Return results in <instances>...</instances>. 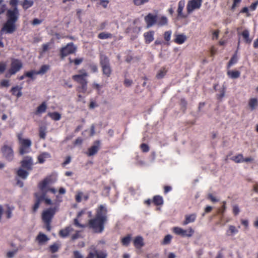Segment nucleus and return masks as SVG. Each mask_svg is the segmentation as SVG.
Masks as SVG:
<instances>
[{
  "instance_id": "1",
  "label": "nucleus",
  "mask_w": 258,
  "mask_h": 258,
  "mask_svg": "<svg viewBox=\"0 0 258 258\" xmlns=\"http://www.w3.org/2000/svg\"><path fill=\"white\" fill-rule=\"evenodd\" d=\"M86 213L85 210H82L77 214L74 220V224L77 227L91 229L94 233H101L105 228V225L108 221L107 209L102 205H100L96 210L95 217L88 220L86 224H81V217Z\"/></svg>"
},
{
  "instance_id": "2",
  "label": "nucleus",
  "mask_w": 258,
  "mask_h": 258,
  "mask_svg": "<svg viewBox=\"0 0 258 258\" xmlns=\"http://www.w3.org/2000/svg\"><path fill=\"white\" fill-rule=\"evenodd\" d=\"M10 5L13 9H9L6 14L7 21L2 28L1 31L6 34H12L17 29L16 25L19 17V12L17 8L18 0H10Z\"/></svg>"
},
{
  "instance_id": "3",
  "label": "nucleus",
  "mask_w": 258,
  "mask_h": 258,
  "mask_svg": "<svg viewBox=\"0 0 258 258\" xmlns=\"http://www.w3.org/2000/svg\"><path fill=\"white\" fill-rule=\"evenodd\" d=\"M38 187L39 191L34 194L36 201L33 208L34 212L37 211L40 204L44 203L46 205H48V198L46 196L48 191V177H46L39 182Z\"/></svg>"
},
{
  "instance_id": "4",
  "label": "nucleus",
  "mask_w": 258,
  "mask_h": 258,
  "mask_svg": "<svg viewBox=\"0 0 258 258\" xmlns=\"http://www.w3.org/2000/svg\"><path fill=\"white\" fill-rule=\"evenodd\" d=\"M78 72L80 74L73 75L72 79L80 84V86L76 88L77 92L78 93H85L87 90V77L88 76V74L84 69L80 70Z\"/></svg>"
},
{
  "instance_id": "5",
  "label": "nucleus",
  "mask_w": 258,
  "mask_h": 258,
  "mask_svg": "<svg viewBox=\"0 0 258 258\" xmlns=\"http://www.w3.org/2000/svg\"><path fill=\"white\" fill-rule=\"evenodd\" d=\"M66 189L63 187H60L58 190V194L56 195L55 202L53 203L49 199V223L53 215L58 209L59 203L61 202L62 197L59 195H63L66 193Z\"/></svg>"
},
{
  "instance_id": "6",
  "label": "nucleus",
  "mask_w": 258,
  "mask_h": 258,
  "mask_svg": "<svg viewBox=\"0 0 258 258\" xmlns=\"http://www.w3.org/2000/svg\"><path fill=\"white\" fill-rule=\"evenodd\" d=\"M23 134L19 133L17 134V138L19 142V152L21 155L29 153L31 151L32 142L29 139L22 138Z\"/></svg>"
},
{
  "instance_id": "7",
  "label": "nucleus",
  "mask_w": 258,
  "mask_h": 258,
  "mask_svg": "<svg viewBox=\"0 0 258 258\" xmlns=\"http://www.w3.org/2000/svg\"><path fill=\"white\" fill-rule=\"evenodd\" d=\"M23 67L21 61L18 59H14L11 63V68L6 73V78H10L12 75L16 74Z\"/></svg>"
},
{
  "instance_id": "8",
  "label": "nucleus",
  "mask_w": 258,
  "mask_h": 258,
  "mask_svg": "<svg viewBox=\"0 0 258 258\" xmlns=\"http://www.w3.org/2000/svg\"><path fill=\"white\" fill-rule=\"evenodd\" d=\"M100 63L102 68L103 74L107 77H110L112 70L108 57L104 55H101L100 57Z\"/></svg>"
},
{
  "instance_id": "9",
  "label": "nucleus",
  "mask_w": 258,
  "mask_h": 258,
  "mask_svg": "<svg viewBox=\"0 0 258 258\" xmlns=\"http://www.w3.org/2000/svg\"><path fill=\"white\" fill-rule=\"evenodd\" d=\"M3 156L8 161H11L14 158V151L11 146L4 144L1 148Z\"/></svg>"
},
{
  "instance_id": "10",
  "label": "nucleus",
  "mask_w": 258,
  "mask_h": 258,
  "mask_svg": "<svg viewBox=\"0 0 258 258\" xmlns=\"http://www.w3.org/2000/svg\"><path fill=\"white\" fill-rule=\"evenodd\" d=\"M76 49V47L73 43H69L66 46L61 48L60 50V56L63 58L69 54L75 53Z\"/></svg>"
},
{
  "instance_id": "11",
  "label": "nucleus",
  "mask_w": 258,
  "mask_h": 258,
  "mask_svg": "<svg viewBox=\"0 0 258 258\" xmlns=\"http://www.w3.org/2000/svg\"><path fill=\"white\" fill-rule=\"evenodd\" d=\"M202 2L195 0L189 1L186 6V11L188 14H191L195 10L199 9L202 6Z\"/></svg>"
},
{
  "instance_id": "12",
  "label": "nucleus",
  "mask_w": 258,
  "mask_h": 258,
  "mask_svg": "<svg viewBox=\"0 0 258 258\" xmlns=\"http://www.w3.org/2000/svg\"><path fill=\"white\" fill-rule=\"evenodd\" d=\"M90 249L93 252H89L86 258H94L95 256H96V258H107V254L106 252L102 251H98L94 246L91 247Z\"/></svg>"
},
{
  "instance_id": "13",
  "label": "nucleus",
  "mask_w": 258,
  "mask_h": 258,
  "mask_svg": "<svg viewBox=\"0 0 258 258\" xmlns=\"http://www.w3.org/2000/svg\"><path fill=\"white\" fill-rule=\"evenodd\" d=\"M157 20V15H153L152 13H149L145 17V21L147 24V27L150 28L156 24Z\"/></svg>"
},
{
  "instance_id": "14",
  "label": "nucleus",
  "mask_w": 258,
  "mask_h": 258,
  "mask_svg": "<svg viewBox=\"0 0 258 258\" xmlns=\"http://www.w3.org/2000/svg\"><path fill=\"white\" fill-rule=\"evenodd\" d=\"M100 147V142L99 141H95L94 145L88 148L86 154L88 156H92L95 155L99 150Z\"/></svg>"
},
{
  "instance_id": "15",
  "label": "nucleus",
  "mask_w": 258,
  "mask_h": 258,
  "mask_svg": "<svg viewBox=\"0 0 258 258\" xmlns=\"http://www.w3.org/2000/svg\"><path fill=\"white\" fill-rule=\"evenodd\" d=\"M185 0H180L178 3V8L177 10V18L184 19L187 17L186 15L183 13V10L185 7Z\"/></svg>"
},
{
  "instance_id": "16",
  "label": "nucleus",
  "mask_w": 258,
  "mask_h": 258,
  "mask_svg": "<svg viewBox=\"0 0 258 258\" xmlns=\"http://www.w3.org/2000/svg\"><path fill=\"white\" fill-rule=\"evenodd\" d=\"M33 165V159L32 157L30 156L25 157L21 161L22 167L28 170H31L32 169Z\"/></svg>"
},
{
  "instance_id": "17",
  "label": "nucleus",
  "mask_w": 258,
  "mask_h": 258,
  "mask_svg": "<svg viewBox=\"0 0 258 258\" xmlns=\"http://www.w3.org/2000/svg\"><path fill=\"white\" fill-rule=\"evenodd\" d=\"M73 231H74V228L71 225H70L61 229L59 232V235L61 237L65 238L69 236Z\"/></svg>"
},
{
  "instance_id": "18",
  "label": "nucleus",
  "mask_w": 258,
  "mask_h": 258,
  "mask_svg": "<svg viewBox=\"0 0 258 258\" xmlns=\"http://www.w3.org/2000/svg\"><path fill=\"white\" fill-rule=\"evenodd\" d=\"M134 246L137 249H141L144 245V239L141 236L136 237L133 241Z\"/></svg>"
},
{
  "instance_id": "19",
  "label": "nucleus",
  "mask_w": 258,
  "mask_h": 258,
  "mask_svg": "<svg viewBox=\"0 0 258 258\" xmlns=\"http://www.w3.org/2000/svg\"><path fill=\"white\" fill-rule=\"evenodd\" d=\"M22 87L16 86L11 88L10 92L13 95L16 96L18 98L22 95Z\"/></svg>"
},
{
  "instance_id": "20",
  "label": "nucleus",
  "mask_w": 258,
  "mask_h": 258,
  "mask_svg": "<svg viewBox=\"0 0 258 258\" xmlns=\"http://www.w3.org/2000/svg\"><path fill=\"white\" fill-rule=\"evenodd\" d=\"M154 31H149L144 34L145 42L146 44H149L154 40Z\"/></svg>"
},
{
  "instance_id": "21",
  "label": "nucleus",
  "mask_w": 258,
  "mask_h": 258,
  "mask_svg": "<svg viewBox=\"0 0 258 258\" xmlns=\"http://www.w3.org/2000/svg\"><path fill=\"white\" fill-rule=\"evenodd\" d=\"M196 218L197 214L195 213L186 215L185 216V220L183 221L182 225H186L190 223H192L195 221Z\"/></svg>"
},
{
  "instance_id": "22",
  "label": "nucleus",
  "mask_w": 258,
  "mask_h": 258,
  "mask_svg": "<svg viewBox=\"0 0 258 258\" xmlns=\"http://www.w3.org/2000/svg\"><path fill=\"white\" fill-rule=\"evenodd\" d=\"M47 106L45 102H43L41 105L37 107L36 110L34 112V114L36 115H40L42 113L45 112Z\"/></svg>"
},
{
  "instance_id": "23",
  "label": "nucleus",
  "mask_w": 258,
  "mask_h": 258,
  "mask_svg": "<svg viewBox=\"0 0 258 258\" xmlns=\"http://www.w3.org/2000/svg\"><path fill=\"white\" fill-rule=\"evenodd\" d=\"M48 240V238L47 236L45 234H44L41 232H40L36 238V241L40 245L43 244Z\"/></svg>"
},
{
  "instance_id": "24",
  "label": "nucleus",
  "mask_w": 258,
  "mask_h": 258,
  "mask_svg": "<svg viewBox=\"0 0 258 258\" xmlns=\"http://www.w3.org/2000/svg\"><path fill=\"white\" fill-rule=\"evenodd\" d=\"M168 23V20L167 18L165 16H162L160 17L157 16V20L156 25L158 26L161 27L167 25Z\"/></svg>"
},
{
  "instance_id": "25",
  "label": "nucleus",
  "mask_w": 258,
  "mask_h": 258,
  "mask_svg": "<svg viewBox=\"0 0 258 258\" xmlns=\"http://www.w3.org/2000/svg\"><path fill=\"white\" fill-rule=\"evenodd\" d=\"M42 219L44 223V227L48 230V209L44 211L42 215Z\"/></svg>"
},
{
  "instance_id": "26",
  "label": "nucleus",
  "mask_w": 258,
  "mask_h": 258,
  "mask_svg": "<svg viewBox=\"0 0 258 258\" xmlns=\"http://www.w3.org/2000/svg\"><path fill=\"white\" fill-rule=\"evenodd\" d=\"M152 203L156 206L162 205L164 203L163 197L159 195L154 196L153 198Z\"/></svg>"
},
{
  "instance_id": "27",
  "label": "nucleus",
  "mask_w": 258,
  "mask_h": 258,
  "mask_svg": "<svg viewBox=\"0 0 258 258\" xmlns=\"http://www.w3.org/2000/svg\"><path fill=\"white\" fill-rule=\"evenodd\" d=\"M186 40V37L185 35L177 34L175 35V38L174 39V42L178 44H183Z\"/></svg>"
},
{
  "instance_id": "28",
  "label": "nucleus",
  "mask_w": 258,
  "mask_h": 258,
  "mask_svg": "<svg viewBox=\"0 0 258 258\" xmlns=\"http://www.w3.org/2000/svg\"><path fill=\"white\" fill-rule=\"evenodd\" d=\"M227 76L231 79H237L240 76V72L239 71H230L229 70L227 72Z\"/></svg>"
},
{
  "instance_id": "29",
  "label": "nucleus",
  "mask_w": 258,
  "mask_h": 258,
  "mask_svg": "<svg viewBox=\"0 0 258 258\" xmlns=\"http://www.w3.org/2000/svg\"><path fill=\"white\" fill-rule=\"evenodd\" d=\"M17 175L23 179H25L28 176L29 172L23 169L20 168L17 171Z\"/></svg>"
},
{
  "instance_id": "30",
  "label": "nucleus",
  "mask_w": 258,
  "mask_h": 258,
  "mask_svg": "<svg viewBox=\"0 0 258 258\" xmlns=\"http://www.w3.org/2000/svg\"><path fill=\"white\" fill-rule=\"evenodd\" d=\"M34 4V2L32 0H24L21 3V5L24 10H26L31 8Z\"/></svg>"
},
{
  "instance_id": "31",
  "label": "nucleus",
  "mask_w": 258,
  "mask_h": 258,
  "mask_svg": "<svg viewBox=\"0 0 258 258\" xmlns=\"http://www.w3.org/2000/svg\"><path fill=\"white\" fill-rule=\"evenodd\" d=\"M241 35L243 37L244 42L246 43L250 44L251 42V39L249 38V33L248 30H244L241 33Z\"/></svg>"
},
{
  "instance_id": "32",
  "label": "nucleus",
  "mask_w": 258,
  "mask_h": 258,
  "mask_svg": "<svg viewBox=\"0 0 258 258\" xmlns=\"http://www.w3.org/2000/svg\"><path fill=\"white\" fill-rule=\"evenodd\" d=\"M132 239L131 234H128L126 236L122 238L121 242L122 245L127 246L129 245Z\"/></svg>"
},
{
  "instance_id": "33",
  "label": "nucleus",
  "mask_w": 258,
  "mask_h": 258,
  "mask_svg": "<svg viewBox=\"0 0 258 258\" xmlns=\"http://www.w3.org/2000/svg\"><path fill=\"white\" fill-rule=\"evenodd\" d=\"M248 105L251 110H254L258 106V101L256 98H251L248 102Z\"/></svg>"
},
{
  "instance_id": "34",
  "label": "nucleus",
  "mask_w": 258,
  "mask_h": 258,
  "mask_svg": "<svg viewBox=\"0 0 258 258\" xmlns=\"http://www.w3.org/2000/svg\"><path fill=\"white\" fill-rule=\"evenodd\" d=\"M194 233V230L190 227L187 230L182 229L180 236L182 237H191Z\"/></svg>"
},
{
  "instance_id": "35",
  "label": "nucleus",
  "mask_w": 258,
  "mask_h": 258,
  "mask_svg": "<svg viewBox=\"0 0 258 258\" xmlns=\"http://www.w3.org/2000/svg\"><path fill=\"white\" fill-rule=\"evenodd\" d=\"M237 62V52H236L233 55L232 57L230 58L229 61L227 64V68L229 69L231 67H232L233 64H235Z\"/></svg>"
},
{
  "instance_id": "36",
  "label": "nucleus",
  "mask_w": 258,
  "mask_h": 258,
  "mask_svg": "<svg viewBox=\"0 0 258 258\" xmlns=\"http://www.w3.org/2000/svg\"><path fill=\"white\" fill-rule=\"evenodd\" d=\"M7 210L5 211V214L7 219H10L12 217V212L14 210L13 206H10L9 205H6Z\"/></svg>"
},
{
  "instance_id": "37",
  "label": "nucleus",
  "mask_w": 258,
  "mask_h": 258,
  "mask_svg": "<svg viewBox=\"0 0 258 258\" xmlns=\"http://www.w3.org/2000/svg\"><path fill=\"white\" fill-rule=\"evenodd\" d=\"M238 232V230L236 228L235 226L233 225H230L229 229L227 231L226 234L228 236L236 234Z\"/></svg>"
},
{
  "instance_id": "38",
  "label": "nucleus",
  "mask_w": 258,
  "mask_h": 258,
  "mask_svg": "<svg viewBox=\"0 0 258 258\" xmlns=\"http://www.w3.org/2000/svg\"><path fill=\"white\" fill-rule=\"evenodd\" d=\"M112 37V35L110 33L101 32L98 35V38L100 39H106L111 38Z\"/></svg>"
},
{
  "instance_id": "39",
  "label": "nucleus",
  "mask_w": 258,
  "mask_h": 258,
  "mask_svg": "<svg viewBox=\"0 0 258 258\" xmlns=\"http://www.w3.org/2000/svg\"><path fill=\"white\" fill-rule=\"evenodd\" d=\"M167 70L165 68H161L156 75V78L158 79L163 78L166 75Z\"/></svg>"
},
{
  "instance_id": "40",
  "label": "nucleus",
  "mask_w": 258,
  "mask_h": 258,
  "mask_svg": "<svg viewBox=\"0 0 258 258\" xmlns=\"http://www.w3.org/2000/svg\"><path fill=\"white\" fill-rule=\"evenodd\" d=\"M243 157L241 154H239L236 156H234L231 158L232 160L237 163L243 162Z\"/></svg>"
},
{
  "instance_id": "41",
  "label": "nucleus",
  "mask_w": 258,
  "mask_h": 258,
  "mask_svg": "<svg viewBox=\"0 0 258 258\" xmlns=\"http://www.w3.org/2000/svg\"><path fill=\"white\" fill-rule=\"evenodd\" d=\"M49 117L54 120H59L61 118V114L57 112L49 113Z\"/></svg>"
},
{
  "instance_id": "42",
  "label": "nucleus",
  "mask_w": 258,
  "mask_h": 258,
  "mask_svg": "<svg viewBox=\"0 0 258 258\" xmlns=\"http://www.w3.org/2000/svg\"><path fill=\"white\" fill-rule=\"evenodd\" d=\"M60 245L58 243H55L49 246V251L52 253L56 252L59 248Z\"/></svg>"
},
{
  "instance_id": "43",
  "label": "nucleus",
  "mask_w": 258,
  "mask_h": 258,
  "mask_svg": "<svg viewBox=\"0 0 258 258\" xmlns=\"http://www.w3.org/2000/svg\"><path fill=\"white\" fill-rule=\"evenodd\" d=\"M34 75H37V74H36V71H34V70H31L30 71L25 72V76L27 77H29V78H31L33 80L35 79Z\"/></svg>"
},
{
  "instance_id": "44",
  "label": "nucleus",
  "mask_w": 258,
  "mask_h": 258,
  "mask_svg": "<svg viewBox=\"0 0 258 258\" xmlns=\"http://www.w3.org/2000/svg\"><path fill=\"white\" fill-rule=\"evenodd\" d=\"M48 69V66H47V65H43L41 67L39 71H36V74L37 75L43 74L45 72H47Z\"/></svg>"
},
{
  "instance_id": "45",
  "label": "nucleus",
  "mask_w": 258,
  "mask_h": 258,
  "mask_svg": "<svg viewBox=\"0 0 258 258\" xmlns=\"http://www.w3.org/2000/svg\"><path fill=\"white\" fill-rule=\"evenodd\" d=\"M47 154L46 153H42L38 157V161L39 163H43L47 158Z\"/></svg>"
},
{
  "instance_id": "46",
  "label": "nucleus",
  "mask_w": 258,
  "mask_h": 258,
  "mask_svg": "<svg viewBox=\"0 0 258 258\" xmlns=\"http://www.w3.org/2000/svg\"><path fill=\"white\" fill-rule=\"evenodd\" d=\"M226 87L223 86L222 89L220 90V93L217 95V99L221 100L225 95Z\"/></svg>"
},
{
  "instance_id": "47",
  "label": "nucleus",
  "mask_w": 258,
  "mask_h": 258,
  "mask_svg": "<svg viewBox=\"0 0 258 258\" xmlns=\"http://www.w3.org/2000/svg\"><path fill=\"white\" fill-rule=\"evenodd\" d=\"M171 239L172 236L168 234L166 235L164 238L162 244L165 245L169 244L171 242Z\"/></svg>"
},
{
  "instance_id": "48",
  "label": "nucleus",
  "mask_w": 258,
  "mask_h": 258,
  "mask_svg": "<svg viewBox=\"0 0 258 258\" xmlns=\"http://www.w3.org/2000/svg\"><path fill=\"white\" fill-rule=\"evenodd\" d=\"M149 1V0H133L134 5L137 6L143 5L148 3Z\"/></svg>"
},
{
  "instance_id": "49",
  "label": "nucleus",
  "mask_w": 258,
  "mask_h": 258,
  "mask_svg": "<svg viewBox=\"0 0 258 258\" xmlns=\"http://www.w3.org/2000/svg\"><path fill=\"white\" fill-rule=\"evenodd\" d=\"M7 68V63L5 61H0V74H3Z\"/></svg>"
},
{
  "instance_id": "50",
  "label": "nucleus",
  "mask_w": 258,
  "mask_h": 258,
  "mask_svg": "<svg viewBox=\"0 0 258 258\" xmlns=\"http://www.w3.org/2000/svg\"><path fill=\"white\" fill-rule=\"evenodd\" d=\"M171 33L172 32L170 30L166 31L164 33V38L166 41H169L170 40Z\"/></svg>"
},
{
  "instance_id": "51",
  "label": "nucleus",
  "mask_w": 258,
  "mask_h": 258,
  "mask_svg": "<svg viewBox=\"0 0 258 258\" xmlns=\"http://www.w3.org/2000/svg\"><path fill=\"white\" fill-rule=\"evenodd\" d=\"M242 0H233V4L231 7V10L233 11L238 6Z\"/></svg>"
},
{
  "instance_id": "52",
  "label": "nucleus",
  "mask_w": 258,
  "mask_h": 258,
  "mask_svg": "<svg viewBox=\"0 0 258 258\" xmlns=\"http://www.w3.org/2000/svg\"><path fill=\"white\" fill-rule=\"evenodd\" d=\"M10 86V81L8 80H3L0 83L2 87H8Z\"/></svg>"
},
{
  "instance_id": "53",
  "label": "nucleus",
  "mask_w": 258,
  "mask_h": 258,
  "mask_svg": "<svg viewBox=\"0 0 258 258\" xmlns=\"http://www.w3.org/2000/svg\"><path fill=\"white\" fill-rule=\"evenodd\" d=\"M233 213L235 216H237L240 212L239 207L237 205H233L232 207Z\"/></svg>"
},
{
  "instance_id": "54",
  "label": "nucleus",
  "mask_w": 258,
  "mask_h": 258,
  "mask_svg": "<svg viewBox=\"0 0 258 258\" xmlns=\"http://www.w3.org/2000/svg\"><path fill=\"white\" fill-rule=\"evenodd\" d=\"M182 228L178 227H175L173 228V232L178 235H180L182 231Z\"/></svg>"
},
{
  "instance_id": "55",
  "label": "nucleus",
  "mask_w": 258,
  "mask_h": 258,
  "mask_svg": "<svg viewBox=\"0 0 258 258\" xmlns=\"http://www.w3.org/2000/svg\"><path fill=\"white\" fill-rule=\"evenodd\" d=\"M141 149L143 152H148L149 151V147L146 144L143 143L140 146Z\"/></svg>"
},
{
  "instance_id": "56",
  "label": "nucleus",
  "mask_w": 258,
  "mask_h": 258,
  "mask_svg": "<svg viewBox=\"0 0 258 258\" xmlns=\"http://www.w3.org/2000/svg\"><path fill=\"white\" fill-rule=\"evenodd\" d=\"M82 192H78L75 196V200L77 203H80L82 201V197L83 196Z\"/></svg>"
},
{
  "instance_id": "57",
  "label": "nucleus",
  "mask_w": 258,
  "mask_h": 258,
  "mask_svg": "<svg viewBox=\"0 0 258 258\" xmlns=\"http://www.w3.org/2000/svg\"><path fill=\"white\" fill-rule=\"evenodd\" d=\"M45 129L43 127H40L39 128V137L41 139H44L45 137Z\"/></svg>"
},
{
  "instance_id": "58",
  "label": "nucleus",
  "mask_w": 258,
  "mask_h": 258,
  "mask_svg": "<svg viewBox=\"0 0 258 258\" xmlns=\"http://www.w3.org/2000/svg\"><path fill=\"white\" fill-rule=\"evenodd\" d=\"M159 256V253H150L146 255L147 258H157Z\"/></svg>"
},
{
  "instance_id": "59",
  "label": "nucleus",
  "mask_w": 258,
  "mask_h": 258,
  "mask_svg": "<svg viewBox=\"0 0 258 258\" xmlns=\"http://www.w3.org/2000/svg\"><path fill=\"white\" fill-rule=\"evenodd\" d=\"M89 68L93 73H96L98 71V68L96 64H90L89 65Z\"/></svg>"
},
{
  "instance_id": "60",
  "label": "nucleus",
  "mask_w": 258,
  "mask_h": 258,
  "mask_svg": "<svg viewBox=\"0 0 258 258\" xmlns=\"http://www.w3.org/2000/svg\"><path fill=\"white\" fill-rule=\"evenodd\" d=\"M174 9H175V6H174L173 5H171L170 6L169 8L167 10L169 15H170L171 16H172L173 15V14L174 12Z\"/></svg>"
},
{
  "instance_id": "61",
  "label": "nucleus",
  "mask_w": 258,
  "mask_h": 258,
  "mask_svg": "<svg viewBox=\"0 0 258 258\" xmlns=\"http://www.w3.org/2000/svg\"><path fill=\"white\" fill-rule=\"evenodd\" d=\"M133 81L128 79H125L124 81V85L125 87H128L133 84Z\"/></svg>"
},
{
  "instance_id": "62",
  "label": "nucleus",
  "mask_w": 258,
  "mask_h": 258,
  "mask_svg": "<svg viewBox=\"0 0 258 258\" xmlns=\"http://www.w3.org/2000/svg\"><path fill=\"white\" fill-rule=\"evenodd\" d=\"M172 187L169 185H165L164 186V194L166 195L168 192L171 191Z\"/></svg>"
},
{
  "instance_id": "63",
  "label": "nucleus",
  "mask_w": 258,
  "mask_h": 258,
  "mask_svg": "<svg viewBox=\"0 0 258 258\" xmlns=\"http://www.w3.org/2000/svg\"><path fill=\"white\" fill-rule=\"evenodd\" d=\"M83 61V58H75L74 59V63L76 65H79L80 63H81Z\"/></svg>"
},
{
  "instance_id": "64",
  "label": "nucleus",
  "mask_w": 258,
  "mask_h": 258,
  "mask_svg": "<svg viewBox=\"0 0 258 258\" xmlns=\"http://www.w3.org/2000/svg\"><path fill=\"white\" fill-rule=\"evenodd\" d=\"M258 5V1H256L255 2L252 3L249 7V8L251 10V11H254L256 8V7Z\"/></svg>"
}]
</instances>
